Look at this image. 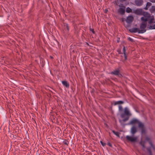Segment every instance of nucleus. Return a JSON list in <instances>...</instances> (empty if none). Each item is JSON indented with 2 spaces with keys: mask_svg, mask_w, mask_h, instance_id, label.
Returning a JSON list of instances; mask_svg holds the SVG:
<instances>
[{
  "mask_svg": "<svg viewBox=\"0 0 155 155\" xmlns=\"http://www.w3.org/2000/svg\"><path fill=\"white\" fill-rule=\"evenodd\" d=\"M63 143L64 144L66 145L67 146H68L69 142L66 140H64L63 141Z\"/></svg>",
  "mask_w": 155,
  "mask_h": 155,
  "instance_id": "22",
  "label": "nucleus"
},
{
  "mask_svg": "<svg viewBox=\"0 0 155 155\" xmlns=\"http://www.w3.org/2000/svg\"><path fill=\"white\" fill-rule=\"evenodd\" d=\"M134 17L132 15L128 16L126 20V22L128 24L131 23L134 20Z\"/></svg>",
  "mask_w": 155,
  "mask_h": 155,
  "instance_id": "6",
  "label": "nucleus"
},
{
  "mask_svg": "<svg viewBox=\"0 0 155 155\" xmlns=\"http://www.w3.org/2000/svg\"><path fill=\"white\" fill-rule=\"evenodd\" d=\"M122 7H120L118 9V12L121 15H124L125 13V7L123 6Z\"/></svg>",
  "mask_w": 155,
  "mask_h": 155,
  "instance_id": "8",
  "label": "nucleus"
},
{
  "mask_svg": "<svg viewBox=\"0 0 155 155\" xmlns=\"http://www.w3.org/2000/svg\"><path fill=\"white\" fill-rule=\"evenodd\" d=\"M124 103L123 101H116L114 103V105H116L118 104H122Z\"/></svg>",
  "mask_w": 155,
  "mask_h": 155,
  "instance_id": "16",
  "label": "nucleus"
},
{
  "mask_svg": "<svg viewBox=\"0 0 155 155\" xmlns=\"http://www.w3.org/2000/svg\"><path fill=\"white\" fill-rule=\"evenodd\" d=\"M117 51L118 52L119 54H122V53H121V51H120V50H117Z\"/></svg>",
  "mask_w": 155,
  "mask_h": 155,
  "instance_id": "35",
  "label": "nucleus"
},
{
  "mask_svg": "<svg viewBox=\"0 0 155 155\" xmlns=\"http://www.w3.org/2000/svg\"><path fill=\"white\" fill-rule=\"evenodd\" d=\"M137 131L136 127L133 126L131 129V132L132 134H134Z\"/></svg>",
  "mask_w": 155,
  "mask_h": 155,
  "instance_id": "12",
  "label": "nucleus"
},
{
  "mask_svg": "<svg viewBox=\"0 0 155 155\" xmlns=\"http://www.w3.org/2000/svg\"><path fill=\"white\" fill-rule=\"evenodd\" d=\"M127 0H119V1L121 2H125Z\"/></svg>",
  "mask_w": 155,
  "mask_h": 155,
  "instance_id": "37",
  "label": "nucleus"
},
{
  "mask_svg": "<svg viewBox=\"0 0 155 155\" xmlns=\"http://www.w3.org/2000/svg\"><path fill=\"white\" fill-rule=\"evenodd\" d=\"M126 138L127 140L131 142H135L137 140L136 137L129 136H127Z\"/></svg>",
  "mask_w": 155,
  "mask_h": 155,
  "instance_id": "7",
  "label": "nucleus"
},
{
  "mask_svg": "<svg viewBox=\"0 0 155 155\" xmlns=\"http://www.w3.org/2000/svg\"><path fill=\"white\" fill-rule=\"evenodd\" d=\"M56 42V43H58V42L57 41H54Z\"/></svg>",
  "mask_w": 155,
  "mask_h": 155,
  "instance_id": "48",
  "label": "nucleus"
},
{
  "mask_svg": "<svg viewBox=\"0 0 155 155\" xmlns=\"http://www.w3.org/2000/svg\"><path fill=\"white\" fill-rule=\"evenodd\" d=\"M148 18H147L142 17L141 18V20L142 21V22L147 23V21H148Z\"/></svg>",
  "mask_w": 155,
  "mask_h": 155,
  "instance_id": "14",
  "label": "nucleus"
},
{
  "mask_svg": "<svg viewBox=\"0 0 155 155\" xmlns=\"http://www.w3.org/2000/svg\"><path fill=\"white\" fill-rule=\"evenodd\" d=\"M128 40H129V41H131V42H133L134 41V40L130 37H129L128 38Z\"/></svg>",
  "mask_w": 155,
  "mask_h": 155,
  "instance_id": "30",
  "label": "nucleus"
},
{
  "mask_svg": "<svg viewBox=\"0 0 155 155\" xmlns=\"http://www.w3.org/2000/svg\"><path fill=\"white\" fill-rule=\"evenodd\" d=\"M124 114H121V117L122 118L124 117H125V115H126L127 116L129 117L131 116V114L127 107H125L124 108Z\"/></svg>",
  "mask_w": 155,
  "mask_h": 155,
  "instance_id": "4",
  "label": "nucleus"
},
{
  "mask_svg": "<svg viewBox=\"0 0 155 155\" xmlns=\"http://www.w3.org/2000/svg\"><path fill=\"white\" fill-rule=\"evenodd\" d=\"M149 144L150 145L151 147L153 149V150H155V148L154 145L152 143L151 141H149Z\"/></svg>",
  "mask_w": 155,
  "mask_h": 155,
  "instance_id": "23",
  "label": "nucleus"
},
{
  "mask_svg": "<svg viewBox=\"0 0 155 155\" xmlns=\"http://www.w3.org/2000/svg\"><path fill=\"white\" fill-rule=\"evenodd\" d=\"M150 11L151 13H153L155 12V6H152L150 10Z\"/></svg>",
  "mask_w": 155,
  "mask_h": 155,
  "instance_id": "19",
  "label": "nucleus"
},
{
  "mask_svg": "<svg viewBox=\"0 0 155 155\" xmlns=\"http://www.w3.org/2000/svg\"><path fill=\"white\" fill-rule=\"evenodd\" d=\"M100 143H101L102 146L103 147L105 146L106 145V143H104L102 141H100Z\"/></svg>",
  "mask_w": 155,
  "mask_h": 155,
  "instance_id": "29",
  "label": "nucleus"
},
{
  "mask_svg": "<svg viewBox=\"0 0 155 155\" xmlns=\"http://www.w3.org/2000/svg\"><path fill=\"white\" fill-rule=\"evenodd\" d=\"M108 11V10H107V9H105V13H106Z\"/></svg>",
  "mask_w": 155,
  "mask_h": 155,
  "instance_id": "45",
  "label": "nucleus"
},
{
  "mask_svg": "<svg viewBox=\"0 0 155 155\" xmlns=\"http://www.w3.org/2000/svg\"><path fill=\"white\" fill-rule=\"evenodd\" d=\"M142 15L145 18H149L150 17V14L147 12H143Z\"/></svg>",
  "mask_w": 155,
  "mask_h": 155,
  "instance_id": "11",
  "label": "nucleus"
},
{
  "mask_svg": "<svg viewBox=\"0 0 155 155\" xmlns=\"http://www.w3.org/2000/svg\"><path fill=\"white\" fill-rule=\"evenodd\" d=\"M146 139H147V140H150V138H148V137H147V138H146Z\"/></svg>",
  "mask_w": 155,
  "mask_h": 155,
  "instance_id": "44",
  "label": "nucleus"
},
{
  "mask_svg": "<svg viewBox=\"0 0 155 155\" xmlns=\"http://www.w3.org/2000/svg\"><path fill=\"white\" fill-rule=\"evenodd\" d=\"M119 110H120V111L122 110L123 109L122 107L120 105L119 106Z\"/></svg>",
  "mask_w": 155,
  "mask_h": 155,
  "instance_id": "32",
  "label": "nucleus"
},
{
  "mask_svg": "<svg viewBox=\"0 0 155 155\" xmlns=\"http://www.w3.org/2000/svg\"><path fill=\"white\" fill-rule=\"evenodd\" d=\"M129 117L127 116L122 121H120V122L121 123L122 121L123 122H124L127 121L129 119Z\"/></svg>",
  "mask_w": 155,
  "mask_h": 155,
  "instance_id": "18",
  "label": "nucleus"
},
{
  "mask_svg": "<svg viewBox=\"0 0 155 155\" xmlns=\"http://www.w3.org/2000/svg\"><path fill=\"white\" fill-rule=\"evenodd\" d=\"M63 25L64 29H65L66 28L67 31H69V27L68 26V25L66 23H63Z\"/></svg>",
  "mask_w": 155,
  "mask_h": 155,
  "instance_id": "15",
  "label": "nucleus"
},
{
  "mask_svg": "<svg viewBox=\"0 0 155 155\" xmlns=\"http://www.w3.org/2000/svg\"><path fill=\"white\" fill-rule=\"evenodd\" d=\"M153 26L150 25L149 27V29H153Z\"/></svg>",
  "mask_w": 155,
  "mask_h": 155,
  "instance_id": "36",
  "label": "nucleus"
},
{
  "mask_svg": "<svg viewBox=\"0 0 155 155\" xmlns=\"http://www.w3.org/2000/svg\"><path fill=\"white\" fill-rule=\"evenodd\" d=\"M150 1L152 3H155V0H150Z\"/></svg>",
  "mask_w": 155,
  "mask_h": 155,
  "instance_id": "40",
  "label": "nucleus"
},
{
  "mask_svg": "<svg viewBox=\"0 0 155 155\" xmlns=\"http://www.w3.org/2000/svg\"><path fill=\"white\" fill-rule=\"evenodd\" d=\"M119 40H120V38H118V39H117V43L119 42Z\"/></svg>",
  "mask_w": 155,
  "mask_h": 155,
  "instance_id": "42",
  "label": "nucleus"
},
{
  "mask_svg": "<svg viewBox=\"0 0 155 155\" xmlns=\"http://www.w3.org/2000/svg\"><path fill=\"white\" fill-rule=\"evenodd\" d=\"M143 10L142 9L137 8L136 9L133 10V13L137 15H142L143 14Z\"/></svg>",
  "mask_w": 155,
  "mask_h": 155,
  "instance_id": "5",
  "label": "nucleus"
},
{
  "mask_svg": "<svg viewBox=\"0 0 155 155\" xmlns=\"http://www.w3.org/2000/svg\"><path fill=\"white\" fill-rule=\"evenodd\" d=\"M62 83L63 85L65 86L66 87L69 88V84L67 81H62Z\"/></svg>",
  "mask_w": 155,
  "mask_h": 155,
  "instance_id": "13",
  "label": "nucleus"
},
{
  "mask_svg": "<svg viewBox=\"0 0 155 155\" xmlns=\"http://www.w3.org/2000/svg\"><path fill=\"white\" fill-rule=\"evenodd\" d=\"M124 54V56L125 58V60H126L127 59V57L126 55V53H125V54Z\"/></svg>",
  "mask_w": 155,
  "mask_h": 155,
  "instance_id": "34",
  "label": "nucleus"
},
{
  "mask_svg": "<svg viewBox=\"0 0 155 155\" xmlns=\"http://www.w3.org/2000/svg\"><path fill=\"white\" fill-rule=\"evenodd\" d=\"M132 10L130 8L128 7L126 9V12L127 13H129L132 12Z\"/></svg>",
  "mask_w": 155,
  "mask_h": 155,
  "instance_id": "20",
  "label": "nucleus"
},
{
  "mask_svg": "<svg viewBox=\"0 0 155 155\" xmlns=\"http://www.w3.org/2000/svg\"><path fill=\"white\" fill-rule=\"evenodd\" d=\"M147 150L149 153V155H153L150 147H147Z\"/></svg>",
  "mask_w": 155,
  "mask_h": 155,
  "instance_id": "21",
  "label": "nucleus"
},
{
  "mask_svg": "<svg viewBox=\"0 0 155 155\" xmlns=\"http://www.w3.org/2000/svg\"><path fill=\"white\" fill-rule=\"evenodd\" d=\"M86 44L88 46L89 45V44L87 42H86Z\"/></svg>",
  "mask_w": 155,
  "mask_h": 155,
  "instance_id": "46",
  "label": "nucleus"
},
{
  "mask_svg": "<svg viewBox=\"0 0 155 155\" xmlns=\"http://www.w3.org/2000/svg\"><path fill=\"white\" fill-rule=\"evenodd\" d=\"M110 74H112L117 76L120 78L123 77V75L120 73V70L119 69L113 71L111 72Z\"/></svg>",
  "mask_w": 155,
  "mask_h": 155,
  "instance_id": "3",
  "label": "nucleus"
},
{
  "mask_svg": "<svg viewBox=\"0 0 155 155\" xmlns=\"http://www.w3.org/2000/svg\"><path fill=\"white\" fill-rule=\"evenodd\" d=\"M89 30L90 31H91L92 33L94 34L95 33V32L94 30V29L93 28H91V27L89 28Z\"/></svg>",
  "mask_w": 155,
  "mask_h": 155,
  "instance_id": "26",
  "label": "nucleus"
},
{
  "mask_svg": "<svg viewBox=\"0 0 155 155\" xmlns=\"http://www.w3.org/2000/svg\"><path fill=\"white\" fill-rule=\"evenodd\" d=\"M45 63H43V64H42V65H41V66L42 67H43L45 65Z\"/></svg>",
  "mask_w": 155,
  "mask_h": 155,
  "instance_id": "41",
  "label": "nucleus"
},
{
  "mask_svg": "<svg viewBox=\"0 0 155 155\" xmlns=\"http://www.w3.org/2000/svg\"><path fill=\"white\" fill-rule=\"evenodd\" d=\"M148 7L147 5L146 6V7H145L144 9L145 10H147L148 9Z\"/></svg>",
  "mask_w": 155,
  "mask_h": 155,
  "instance_id": "39",
  "label": "nucleus"
},
{
  "mask_svg": "<svg viewBox=\"0 0 155 155\" xmlns=\"http://www.w3.org/2000/svg\"><path fill=\"white\" fill-rule=\"evenodd\" d=\"M136 123L138 124V127L141 130V134H145L146 128L143 124L139 121L137 119L135 118H133L127 124H133Z\"/></svg>",
  "mask_w": 155,
  "mask_h": 155,
  "instance_id": "1",
  "label": "nucleus"
},
{
  "mask_svg": "<svg viewBox=\"0 0 155 155\" xmlns=\"http://www.w3.org/2000/svg\"><path fill=\"white\" fill-rule=\"evenodd\" d=\"M147 23L142 22L140 25V30L139 31V33H143L145 32L146 31V28L147 26Z\"/></svg>",
  "mask_w": 155,
  "mask_h": 155,
  "instance_id": "2",
  "label": "nucleus"
},
{
  "mask_svg": "<svg viewBox=\"0 0 155 155\" xmlns=\"http://www.w3.org/2000/svg\"><path fill=\"white\" fill-rule=\"evenodd\" d=\"M112 131L113 132V133L115 135H116L117 137H120V133L118 132H116L114 130H112Z\"/></svg>",
  "mask_w": 155,
  "mask_h": 155,
  "instance_id": "17",
  "label": "nucleus"
},
{
  "mask_svg": "<svg viewBox=\"0 0 155 155\" xmlns=\"http://www.w3.org/2000/svg\"><path fill=\"white\" fill-rule=\"evenodd\" d=\"M50 57L52 59H53V57L51 56H50Z\"/></svg>",
  "mask_w": 155,
  "mask_h": 155,
  "instance_id": "47",
  "label": "nucleus"
},
{
  "mask_svg": "<svg viewBox=\"0 0 155 155\" xmlns=\"http://www.w3.org/2000/svg\"><path fill=\"white\" fill-rule=\"evenodd\" d=\"M118 2V0H117V1H114V5H118V4H119V3Z\"/></svg>",
  "mask_w": 155,
  "mask_h": 155,
  "instance_id": "28",
  "label": "nucleus"
},
{
  "mask_svg": "<svg viewBox=\"0 0 155 155\" xmlns=\"http://www.w3.org/2000/svg\"><path fill=\"white\" fill-rule=\"evenodd\" d=\"M123 51L124 54H125V53H126V49L125 48V47L124 46H123Z\"/></svg>",
  "mask_w": 155,
  "mask_h": 155,
  "instance_id": "25",
  "label": "nucleus"
},
{
  "mask_svg": "<svg viewBox=\"0 0 155 155\" xmlns=\"http://www.w3.org/2000/svg\"><path fill=\"white\" fill-rule=\"evenodd\" d=\"M153 29H155V25H154L153 26Z\"/></svg>",
  "mask_w": 155,
  "mask_h": 155,
  "instance_id": "43",
  "label": "nucleus"
},
{
  "mask_svg": "<svg viewBox=\"0 0 155 155\" xmlns=\"http://www.w3.org/2000/svg\"><path fill=\"white\" fill-rule=\"evenodd\" d=\"M120 20L122 22H123L124 21V19L123 18H121Z\"/></svg>",
  "mask_w": 155,
  "mask_h": 155,
  "instance_id": "38",
  "label": "nucleus"
},
{
  "mask_svg": "<svg viewBox=\"0 0 155 155\" xmlns=\"http://www.w3.org/2000/svg\"><path fill=\"white\" fill-rule=\"evenodd\" d=\"M153 19L151 18L150 19V20L149 21L148 23L149 24L152 23L153 22Z\"/></svg>",
  "mask_w": 155,
  "mask_h": 155,
  "instance_id": "31",
  "label": "nucleus"
},
{
  "mask_svg": "<svg viewBox=\"0 0 155 155\" xmlns=\"http://www.w3.org/2000/svg\"><path fill=\"white\" fill-rule=\"evenodd\" d=\"M134 3L137 6H140L143 4V0H135Z\"/></svg>",
  "mask_w": 155,
  "mask_h": 155,
  "instance_id": "9",
  "label": "nucleus"
},
{
  "mask_svg": "<svg viewBox=\"0 0 155 155\" xmlns=\"http://www.w3.org/2000/svg\"><path fill=\"white\" fill-rule=\"evenodd\" d=\"M139 28H135L130 29L129 30L130 32L131 33H136L138 32L139 33Z\"/></svg>",
  "mask_w": 155,
  "mask_h": 155,
  "instance_id": "10",
  "label": "nucleus"
},
{
  "mask_svg": "<svg viewBox=\"0 0 155 155\" xmlns=\"http://www.w3.org/2000/svg\"><path fill=\"white\" fill-rule=\"evenodd\" d=\"M152 5V4L150 2H147V3L146 5L148 7H149Z\"/></svg>",
  "mask_w": 155,
  "mask_h": 155,
  "instance_id": "27",
  "label": "nucleus"
},
{
  "mask_svg": "<svg viewBox=\"0 0 155 155\" xmlns=\"http://www.w3.org/2000/svg\"><path fill=\"white\" fill-rule=\"evenodd\" d=\"M107 145L111 147H112V144L109 142L107 143Z\"/></svg>",
  "mask_w": 155,
  "mask_h": 155,
  "instance_id": "33",
  "label": "nucleus"
},
{
  "mask_svg": "<svg viewBox=\"0 0 155 155\" xmlns=\"http://www.w3.org/2000/svg\"><path fill=\"white\" fill-rule=\"evenodd\" d=\"M126 125V124H123V126H125Z\"/></svg>",
  "mask_w": 155,
  "mask_h": 155,
  "instance_id": "49",
  "label": "nucleus"
},
{
  "mask_svg": "<svg viewBox=\"0 0 155 155\" xmlns=\"http://www.w3.org/2000/svg\"><path fill=\"white\" fill-rule=\"evenodd\" d=\"M140 144L142 146L143 148H144L145 147V144H144V142H143L142 141H141L140 142Z\"/></svg>",
  "mask_w": 155,
  "mask_h": 155,
  "instance_id": "24",
  "label": "nucleus"
}]
</instances>
